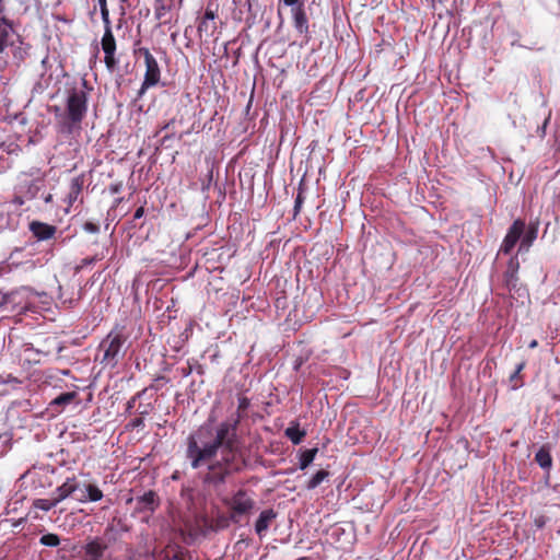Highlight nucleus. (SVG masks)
<instances>
[{"instance_id":"1","label":"nucleus","mask_w":560,"mask_h":560,"mask_svg":"<svg viewBox=\"0 0 560 560\" xmlns=\"http://www.w3.org/2000/svg\"><path fill=\"white\" fill-rule=\"evenodd\" d=\"M211 435V432L208 431ZM203 431L190 433L186 439V458L192 469L208 464L203 482L214 487L221 486L233 472L241 470L238 462L240 445L228 441L226 433H219L206 441Z\"/></svg>"},{"instance_id":"2","label":"nucleus","mask_w":560,"mask_h":560,"mask_svg":"<svg viewBox=\"0 0 560 560\" xmlns=\"http://www.w3.org/2000/svg\"><path fill=\"white\" fill-rule=\"evenodd\" d=\"M56 130L63 136L80 132L82 121L88 114V93L84 89L72 88L68 91L65 110L58 106L54 109Z\"/></svg>"},{"instance_id":"3","label":"nucleus","mask_w":560,"mask_h":560,"mask_svg":"<svg viewBox=\"0 0 560 560\" xmlns=\"http://www.w3.org/2000/svg\"><path fill=\"white\" fill-rule=\"evenodd\" d=\"M55 500L59 504L69 497L75 495V500L80 503L97 502L103 499V491L95 483H81L75 476L68 477L66 481L56 488Z\"/></svg>"},{"instance_id":"4","label":"nucleus","mask_w":560,"mask_h":560,"mask_svg":"<svg viewBox=\"0 0 560 560\" xmlns=\"http://www.w3.org/2000/svg\"><path fill=\"white\" fill-rule=\"evenodd\" d=\"M127 336L124 328H115L101 341L98 351L103 352L100 362L109 368H115L126 353Z\"/></svg>"},{"instance_id":"5","label":"nucleus","mask_w":560,"mask_h":560,"mask_svg":"<svg viewBox=\"0 0 560 560\" xmlns=\"http://www.w3.org/2000/svg\"><path fill=\"white\" fill-rule=\"evenodd\" d=\"M102 21L104 23V34L101 39V47L104 52V63L109 72H114L118 67V59L116 57L117 43L112 30V21L107 8V0H97Z\"/></svg>"},{"instance_id":"6","label":"nucleus","mask_w":560,"mask_h":560,"mask_svg":"<svg viewBox=\"0 0 560 560\" xmlns=\"http://www.w3.org/2000/svg\"><path fill=\"white\" fill-rule=\"evenodd\" d=\"M237 400L238 405L235 415H232L229 419L220 422L214 428L213 435H219V433H226L228 441L240 444L237 429L242 419L246 417V411L250 406V400L243 395L238 396Z\"/></svg>"},{"instance_id":"7","label":"nucleus","mask_w":560,"mask_h":560,"mask_svg":"<svg viewBox=\"0 0 560 560\" xmlns=\"http://www.w3.org/2000/svg\"><path fill=\"white\" fill-rule=\"evenodd\" d=\"M223 503L230 510V520L237 524L241 517L250 514L255 508V500L244 489L237 490L231 498L224 499Z\"/></svg>"},{"instance_id":"8","label":"nucleus","mask_w":560,"mask_h":560,"mask_svg":"<svg viewBox=\"0 0 560 560\" xmlns=\"http://www.w3.org/2000/svg\"><path fill=\"white\" fill-rule=\"evenodd\" d=\"M136 55L142 56L145 63L144 79L138 91V98L142 97L149 88L156 85L161 79V70L155 57L150 52L149 48L141 47L135 51Z\"/></svg>"},{"instance_id":"9","label":"nucleus","mask_w":560,"mask_h":560,"mask_svg":"<svg viewBox=\"0 0 560 560\" xmlns=\"http://www.w3.org/2000/svg\"><path fill=\"white\" fill-rule=\"evenodd\" d=\"M525 222L521 219L515 220L509 228L506 235L504 236L502 244L499 249V254H510L515 247L516 243L521 240L525 231Z\"/></svg>"},{"instance_id":"10","label":"nucleus","mask_w":560,"mask_h":560,"mask_svg":"<svg viewBox=\"0 0 560 560\" xmlns=\"http://www.w3.org/2000/svg\"><path fill=\"white\" fill-rule=\"evenodd\" d=\"M107 549L108 544L101 537L90 539L83 547L85 556L91 558V560H110L104 558Z\"/></svg>"},{"instance_id":"11","label":"nucleus","mask_w":560,"mask_h":560,"mask_svg":"<svg viewBox=\"0 0 560 560\" xmlns=\"http://www.w3.org/2000/svg\"><path fill=\"white\" fill-rule=\"evenodd\" d=\"M518 270H520V260L517 255H513L510 257L506 266V270L503 273V282L505 287L511 291L516 289L518 284Z\"/></svg>"},{"instance_id":"12","label":"nucleus","mask_w":560,"mask_h":560,"mask_svg":"<svg viewBox=\"0 0 560 560\" xmlns=\"http://www.w3.org/2000/svg\"><path fill=\"white\" fill-rule=\"evenodd\" d=\"M28 229L37 241H48L57 233V226L36 220L28 224Z\"/></svg>"},{"instance_id":"13","label":"nucleus","mask_w":560,"mask_h":560,"mask_svg":"<svg viewBox=\"0 0 560 560\" xmlns=\"http://www.w3.org/2000/svg\"><path fill=\"white\" fill-rule=\"evenodd\" d=\"M159 505V497L153 490H150L137 498V510L139 512H154Z\"/></svg>"},{"instance_id":"14","label":"nucleus","mask_w":560,"mask_h":560,"mask_svg":"<svg viewBox=\"0 0 560 560\" xmlns=\"http://www.w3.org/2000/svg\"><path fill=\"white\" fill-rule=\"evenodd\" d=\"M293 25L299 34H308V20L304 5L292 8Z\"/></svg>"},{"instance_id":"15","label":"nucleus","mask_w":560,"mask_h":560,"mask_svg":"<svg viewBox=\"0 0 560 560\" xmlns=\"http://www.w3.org/2000/svg\"><path fill=\"white\" fill-rule=\"evenodd\" d=\"M277 513L272 509L264 510L256 523H255V532L256 534L261 537L265 535V533L268 530L270 524L276 520Z\"/></svg>"},{"instance_id":"16","label":"nucleus","mask_w":560,"mask_h":560,"mask_svg":"<svg viewBox=\"0 0 560 560\" xmlns=\"http://www.w3.org/2000/svg\"><path fill=\"white\" fill-rule=\"evenodd\" d=\"M12 32V23L7 18L0 15V54L12 44L10 42Z\"/></svg>"},{"instance_id":"17","label":"nucleus","mask_w":560,"mask_h":560,"mask_svg":"<svg viewBox=\"0 0 560 560\" xmlns=\"http://www.w3.org/2000/svg\"><path fill=\"white\" fill-rule=\"evenodd\" d=\"M538 234V224L530 223L526 231H524L521 237V245L518 247V253L522 250H527L534 241L537 238Z\"/></svg>"},{"instance_id":"18","label":"nucleus","mask_w":560,"mask_h":560,"mask_svg":"<svg viewBox=\"0 0 560 560\" xmlns=\"http://www.w3.org/2000/svg\"><path fill=\"white\" fill-rule=\"evenodd\" d=\"M174 0H155L154 1V15L162 24L168 22L164 18L171 12Z\"/></svg>"},{"instance_id":"19","label":"nucleus","mask_w":560,"mask_h":560,"mask_svg":"<svg viewBox=\"0 0 560 560\" xmlns=\"http://www.w3.org/2000/svg\"><path fill=\"white\" fill-rule=\"evenodd\" d=\"M284 435L294 444H300L306 435L305 430H301L298 422L292 423L284 431Z\"/></svg>"},{"instance_id":"20","label":"nucleus","mask_w":560,"mask_h":560,"mask_svg":"<svg viewBox=\"0 0 560 560\" xmlns=\"http://www.w3.org/2000/svg\"><path fill=\"white\" fill-rule=\"evenodd\" d=\"M535 462L546 470H549L552 466V457L548 446H541L535 455Z\"/></svg>"},{"instance_id":"21","label":"nucleus","mask_w":560,"mask_h":560,"mask_svg":"<svg viewBox=\"0 0 560 560\" xmlns=\"http://www.w3.org/2000/svg\"><path fill=\"white\" fill-rule=\"evenodd\" d=\"M525 366H526V361L523 360L522 362H520L516 365L515 371L510 375L509 381L511 383L512 389H517L523 386L524 382H523V376L521 373L525 369Z\"/></svg>"},{"instance_id":"22","label":"nucleus","mask_w":560,"mask_h":560,"mask_svg":"<svg viewBox=\"0 0 560 560\" xmlns=\"http://www.w3.org/2000/svg\"><path fill=\"white\" fill-rule=\"evenodd\" d=\"M317 452H318L317 447L303 451L300 455V463H299L300 469H302V470L306 469L315 459Z\"/></svg>"},{"instance_id":"23","label":"nucleus","mask_w":560,"mask_h":560,"mask_svg":"<svg viewBox=\"0 0 560 560\" xmlns=\"http://www.w3.org/2000/svg\"><path fill=\"white\" fill-rule=\"evenodd\" d=\"M196 372L199 375L205 374V368L198 361L192 360L187 362V366L180 369V374L183 377L189 376L192 372Z\"/></svg>"},{"instance_id":"24","label":"nucleus","mask_w":560,"mask_h":560,"mask_svg":"<svg viewBox=\"0 0 560 560\" xmlns=\"http://www.w3.org/2000/svg\"><path fill=\"white\" fill-rule=\"evenodd\" d=\"M78 394L75 392H67L62 393L59 396H57L51 402V406H66L71 404L75 398Z\"/></svg>"},{"instance_id":"25","label":"nucleus","mask_w":560,"mask_h":560,"mask_svg":"<svg viewBox=\"0 0 560 560\" xmlns=\"http://www.w3.org/2000/svg\"><path fill=\"white\" fill-rule=\"evenodd\" d=\"M329 476V472L327 470H318L308 481L306 485V488L308 490H313L317 488L325 479H327Z\"/></svg>"},{"instance_id":"26","label":"nucleus","mask_w":560,"mask_h":560,"mask_svg":"<svg viewBox=\"0 0 560 560\" xmlns=\"http://www.w3.org/2000/svg\"><path fill=\"white\" fill-rule=\"evenodd\" d=\"M57 501L55 500V498L52 499H36L33 501V506L35 509H38V510H42V511H49L51 510L52 508H55L57 505Z\"/></svg>"},{"instance_id":"27","label":"nucleus","mask_w":560,"mask_h":560,"mask_svg":"<svg viewBox=\"0 0 560 560\" xmlns=\"http://www.w3.org/2000/svg\"><path fill=\"white\" fill-rule=\"evenodd\" d=\"M39 542L48 547H57L60 544V538L57 534H45L40 537Z\"/></svg>"},{"instance_id":"28","label":"nucleus","mask_w":560,"mask_h":560,"mask_svg":"<svg viewBox=\"0 0 560 560\" xmlns=\"http://www.w3.org/2000/svg\"><path fill=\"white\" fill-rule=\"evenodd\" d=\"M83 186V180L80 177H75L71 182V189H70V198L75 199L78 195L81 192Z\"/></svg>"},{"instance_id":"29","label":"nucleus","mask_w":560,"mask_h":560,"mask_svg":"<svg viewBox=\"0 0 560 560\" xmlns=\"http://www.w3.org/2000/svg\"><path fill=\"white\" fill-rule=\"evenodd\" d=\"M125 428L127 431H133L135 429L144 428V417L139 416L130 420Z\"/></svg>"},{"instance_id":"30","label":"nucleus","mask_w":560,"mask_h":560,"mask_svg":"<svg viewBox=\"0 0 560 560\" xmlns=\"http://www.w3.org/2000/svg\"><path fill=\"white\" fill-rule=\"evenodd\" d=\"M215 30H217L215 23L210 24L208 20H206V21L201 20L198 24L199 33H202V32L209 33L210 32L211 34H213Z\"/></svg>"},{"instance_id":"31","label":"nucleus","mask_w":560,"mask_h":560,"mask_svg":"<svg viewBox=\"0 0 560 560\" xmlns=\"http://www.w3.org/2000/svg\"><path fill=\"white\" fill-rule=\"evenodd\" d=\"M148 388H144L138 393H136L126 404V412L128 415L131 413V410L135 408L136 406V401L147 392Z\"/></svg>"},{"instance_id":"32","label":"nucleus","mask_w":560,"mask_h":560,"mask_svg":"<svg viewBox=\"0 0 560 560\" xmlns=\"http://www.w3.org/2000/svg\"><path fill=\"white\" fill-rule=\"evenodd\" d=\"M100 258L97 256H93V257H86V258H83L79 265H77L74 267V272L75 273H79L84 267L89 266V265H92L94 264L95 261H97Z\"/></svg>"},{"instance_id":"33","label":"nucleus","mask_w":560,"mask_h":560,"mask_svg":"<svg viewBox=\"0 0 560 560\" xmlns=\"http://www.w3.org/2000/svg\"><path fill=\"white\" fill-rule=\"evenodd\" d=\"M303 202H304L303 188L300 186L299 192L296 195L295 202H294V218L300 213Z\"/></svg>"},{"instance_id":"34","label":"nucleus","mask_w":560,"mask_h":560,"mask_svg":"<svg viewBox=\"0 0 560 560\" xmlns=\"http://www.w3.org/2000/svg\"><path fill=\"white\" fill-rule=\"evenodd\" d=\"M218 16V8L215 7L213 9V4L212 3H209L206 8V11H205V15L201 20L206 21V20H210V21H213L215 18Z\"/></svg>"},{"instance_id":"35","label":"nucleus","mask_w":560,"mask_h":560,"mask_svg":"<svg viewBox=\"0 0 560 560\" xmlns=\"http://www.w3.org/2000/svg\"><path fill=\"white\" fill-rule=\"evenodd\" d=\"M230 522H232L230 520V515L229 516H224V515L218 516L215 518V527L218 529H224V528L229 527Z\"/></svg>"},{"instance_id":"36","label":"nucleus","mask_w":560,"mask_h":560,"mask_svg":"<svg viewBox=\"0 0 560 560\" xmlns=\"http://www.w3.org/2000/svg\"><path fill=\"white\" fill-rule=\"evenodd\" d=\"M153 410V405L151 402L149 404H140L138 406L137 412L139 416L145 417L151 413Z\"/></svg>"},{"instance_id":"37","label":"nucleus","mask_w":560,"mask_h":560,"mask_svg":"<svg viewBox=\"0 0 560 560\" xmlns=\"http://www.w3.org/2000/svg\"><path fill=\"white\" fill-rule=\"evenodd\" d=\"M83 229H84V231H86L89 233H92V234H95V233L100 232V225L97 223H94V222H91V221H86L83 224Z\"/></svg>"},{"instance_id":"38","label":"nucleus","mask_w":560,"mask_h":560,"mask_svg":"<svg viewBox=\"0 0 560 560\" xmlns=\"http://www.w3.org/2000/svg\"><path fill=\"white\" fill-rule=\"evenodd\" d=\"M160 382H164L166 383L167 382V378L165 376H159L154 380V383L150 386V388L154 389V390H159L161 388V385L159 384Z\"/></svg>"},{"instance_id":"39","label":"nucleus","mask_w":560,"mask_h":560,"mask_svg":"<svg viewBox=\"0 0 560 560\" xmlns=\"http://www.w3.org/2000/svg\"><path fill=\"white\" fill-rule=\"evenodd\" d=\"M282 1L285 5L295 8V7H299L302 4L304 5L305 0H282Z\"/></svg>"},{"instance_id":"40","label":"nucleus","mask_w":560,"mask_h":560,"mask_svg":"<svg viewBox=\"0 0 560 560\" xmlns=\"http://www.w3.org/2000/svg\"><path fill=\"white\" fill-rule=\"evenodd\" d=\"M144 215V207L141 206L139 207L136 211H135V214H133V220H138L140 218H142Z\"/></svg>"},{"instance_id":"41","label":"nucleus","mask_w":560,"mask_h":560,"mask_svg":"<svg viewBox=\"0 0 560 560\" xmlns=\"http://www.w3.org/2000/svg\"><path fill=\"white\" fill-rule=\"evenodd\" d=\"M530 349H535L538 347V341L536 339L532 340L528 345Z\"/></svg>"},{"instance_id":"42","label":"nucleus","mask_w":560,"mask_h":560,"mask_svg":"<svg viewBox=\"0 0 560 560\" xmlns=\"http://www.w3.org/2000/svg\"><path fill=\"white\" fill-rule=\"evenodd\" d=\"M4 10H5L4 0H0V15L4 12Z\"/></svg>"},{"instance_id":"43","label":"nucleus","mask_w":560,"mask_h":560,"mask_svg":"<svg viewBox=\"0 0 560 560\" xmlns=\"http://www.w3.org/2000/svg\"><path fill=\"white\" fill-rule=\"evenodd\" d=\"M175 122L174 119H172L171 121H168L167 124L164 125V127L162 128L163 130H166L168 129Z\"/></svg>"},{"instance_id":"44","label":"nucleus","mask_w":560,"mask_h":560,"mask_svg":"<svg viewBox=\"0 0 560 560\" xmlns=\"http://www.w3.org/2000/svg\"><path fill=\"white\" fill-rule=\"evenodd\" d=\"M113 192H118L119 191V188L116 186L114 188H112Z\"/></svg>"},{"instance_id":"45","label":"nucleus","mask_w":560,"mask_h":560,"mask_svg":"<svg viewBox=\"0 0 560 560\" xmlns=\"http://www.w3.org/2000/svg\"><path fill=\"white\" fill-rule=\"evenodd\" d=\"M175 559H177V560H182L177 555L175 556Z\"/></svg>"}]
</instances>
